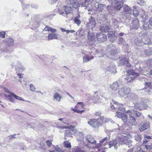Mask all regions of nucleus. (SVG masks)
Here are the masks:
<instances>
[{
  "label": "nucleus",
  "instance_id": "1",
  "mask_svg": "<svg viewBox=\"0 0 152 152\" xmlns=\"http://www.w3.org/2000/svg\"><path fill=\"white\" fill-rule=\"evenodd\" d=\"M89 0H85L84 1L82 2L80 4L77 1V0H66V3L69 5H71L72 7L75 9L77 8L80 6L81 7H84V9L88 11H90V8L89 3Z\"/></svg>",
  "mask_w": 152,
  "mask_h": 152
},
{
  "label": "nucleus",
  "instance_id": "2",
  "mask_svg": "<svg viewBox=\"0 0 152 152\" xmlns=\"http://www.w3.org/2000/svg\"><path fill=\"white\" fill-rule=\"evenodd\" d=\"M147 100L142 98H139L135 102H134V107L136 109L142 110L147 109L148 106L146 102Z\"/></svg>",
  "mask_w": 152,
  "mask_h": 152
},
{
  "label": "nucleus",
  "instance_id": "3",
  "mask_svg": "<svg viewBox=\"0 0 152 152\" xmlns=\"http://www.w3.org/2000/svg\"><path fill=\"white\" fill-rule=\"evenodd\" d=\"M104 118L101 117L97 119H91L88 121V123L94 128L98 127L101 125V123L103 122Z\"/></svg>",
  "mask_w": 152,
  "mask_h": 152
},
{
  "label": "nucleus",
  "instance_id": "4",
  "mask_svg": "<svg viewBox=\"0 0 152 152\" xmlns=\"http://www.w3.org/2000/svg\"><path fill=\"white\" fill-rule=\"evenodd\" d=\"M127 77L125 78L127 80V82H132L136 77L139 76V74L135 73L133 70H128L127 71Z\"/></svg>",
  "mask_w": 152,
  "mask_h": 152
},
{
  "label": "nucleus",
  "instance_id": "5",
  "mask_svg": "<svg viewBox=\"0 0 152 152\" xmlns=\"http://www.w3.org/2000/svg\"><path fill=\"white\" fill-rule=\"evenodd\" d=\"M72 10L70 6H65L59 10V14L62 16L67 17V15L72 13Z\"/></svg>",
  "mask_w": 152,
  "mask_h": 152
},
{
  "label": "nucleus",
  "instance_id": "6",
  "mask_svg": "<svg viewBox=\"0 0 152 152\" xmlns=\"http://www.w3.org/2000/svg\"><path fill=\"white\" fill-rule=\"evenodd\" d=\"M111 3V5L117 10H119L122 7L124 0H108Z\"/></svg>",
  "mask_w": 152,
  "mask_h": 152
},
{
  "label": "nucleus",
  "instance_id": "7",
  "mask_svg": "<svg viewBox=\"0 0 152 152\" xmlns=\"http://www.w3.org/2000/svg\"><path fill=\"white\" fill-rule=\"evenodd\" d=\"M94 100L96 102L99 103L103 100H107V99L105 97L103 96H101L100 97L98 96L97 92H95L93 96L91 99Z\"/></svg>",
  "mask_w": 152,
  "mask_h": 152
},
{
  "label": "nucleus",
  "instance_id": "8",
  "mask_svg": "<svg viewBox=\"0 0 152 152\" xmlns=\"http://www.w3.org/2000/svg\"><path fill=\"white\" fill-rule=\"evenodd\" d=\"M131 91V89L129 88H123L119 89L118 93L119 96L122 97L129 94Z\"/></svg>",
  "mask_w": 152,
  "mask_h": 152
},
{
  "label": "nucleus",
  "instance_id": "9",
  "mask_svg": "<svg viewBox=\"0 0 152 152\" xmlns=\"http://www.w3.org/2000/svg\"><path fill=\"white\" fill-rule=\"evenodd\" d=\"M120 142V141L116 139H114L112 141L108 142L107 145H108V147L110 148L113 146L114 148L116 150L118 148V147L119 146Z\"/></svg>",
  "mask_w": 152,
  "mask_h": 152
},
{
  "label": "nucleus",
  "instance_id": "10",
  "mask_svg": "<svg viewBox=\"0 0 152 152\" xmlns=\"http://www.w3.org/2000/svg\"><path fill=\"white\" fill-rule=\"evenodd\" d=\"M122 8L123 11L121 12V15L123 16L126 17L131 14L132 10L128 5L125 4L123 6Z\"/></svg>",
  "mask_w": 152,
  "mask_h": 152
},
{
  "label": "nucleus",
  "instance_id": "11",
  "mask_svg": "<svg viewBox=\"0 0 152 152\" xmlns=\"http://www.w3.org/2000/svg\"><path fill=\"white\" fill-rule=\"evenodd\" d=\"M127 96L125 98L126 100L131 102L136 101L139 97L134 93L131 92L127 94Z\"/></svg>",
  "mask_w": 152,
  "mask_h": 152
},
{
  "label": "nucleus",
  "instance_id": "12",
  "mask_svg": "<svg viewBox=\"0 0 152 152\" xmlns=\"http://www.w3.org/2000/svg\"><path fill=\"white\" fill-rule=\"evenodd\" d=\"M89 22L86 25L87 27L89 30L91 29L93 31V28H94L95 26V21L94 18L91 16L89 19Z\"/></svg>",
  "mask_w": 152,
  "mask_h": 152
},
{
  "label": "nucleus",
  "instance_id": "13",
  "mask_svg": "<svg viewBox=\"0 0 152 152\" xmlns=\"http://www.w3.org/2000/svg\"><path fill=\"white\" fill-rule=\"evenodd\" d=\"M11 65L12 67H14L15 69L18 71H23L25 69L19 61L13 62Z\"/></svg>",
  "mask_w": 152,
  "mask_h": 152
},
{
  "label": "nucleus",
  "instance_id": "14",
  "mask_svg": "<svg viewBox=\"0 0 152 152\" xmlns=\"http://www.w3.org/2000/svg\"><path fill=\"white\" fill-rule=\"evenodd\" d=\"M117 53V50L115 49H113L110 50L109 48V47H107L106 50V52L104 53V55L107 57L110 58L111 56H115Z\"/></svg>",
  "mask_w": 152,
  "mask_h": 152
},
{
  "label": "nucleus",
  "instance_id": "15",
  "mask_svg": "<svg viewBox=\"0 0 152 152\" xmlns=\"http://www.w3.org/2000/svg\"><path fill=\"white\" fill-rule=\"evenodd\" d=\"M96 37L99 42H103L107 39V36L101 32H100L96 35Z\"/></svg>",
  "mask_w": 152,
  "mask_h": 152
},
{
  "label": "nucleus",
  "instance_id": "16",
  "mask_svg": "<svg viewBox=\"0 0 152 152\" xmlns=\"http://www.w3.org/2000/svg\"><path fill=\"white\" fill-rule=\"evenodd\" d=\"M136 124V119L132 115L128 116V118L126 123L129 126L135 125Z\"/></svg>",
  "mask_w": 152,
  "mask_h": 152
},
{
  "label": "nucleus",
  "instance_id": "17",
  "mask_svg": "<svg viewBox=\"0 0 152 152\" xmlns=\"http://www.w3.org/2000/svg\"><path fill=\"white\" fill-rule=\"evenodd\" d=\"M119 66L125 65L127 66H130L131 65L129 63L128 60L126 57H123L118 62Z\"/></svg>",
  "mask_w": 152,
  "mask_h": 152
},
{
  "label": "nucleus",
  "instance_id": "18",
  "mask_svg": "<svg viewBox=\"0 0 152 152\" xmlns=\"http://www.w3.org/2000/svg\"><path fill=\"white\" fill-rule=\"evenodd\" d=\"M150 127L149 122H142L139 126V128L140 131H143Z\"/></svg>",
  "mask_w": 152,
  "mask_h": 152
},
{
  "label": "nucleus",
  "instance_id": "19",
  "mask_svg": "<svg viewBox=\"0 0 152 152\" xmlns=\"http://www.w3.org/2000/svg\"><path fill=\"white\" fill-rule=\"evenodd\" d=\"M148 33L144 34L142 36V41L144 43L149 44L151 43V40L148 36Z\"/></svg>",
  "mask_w": 152,
  "mask_h": 152
},
{
  "label": "nucleus",
  "instance_id": "20",
  "mask_svg": "<svg viewBox=\"0 0 152 152\" xmlns=\"http://www.w3.org/2000/svg\"><path fill=\"white\" fill-rule=\"evenodd\" d=\"M142 29L147 30L151 28V26L150 25L148 20L146 19L144 20L142 23Z\"/></svg>",
  "mask_w": 152,
  "mask_h": 152
},
{
  "label": "nucleus",
  "instance_id": "21",
  "mask_svg": "<svg viewBox=\"0 0 152 152\" xmlns=\"http://www.w3.org/2000/svg\"><path fill=\"white\" fill-rule=\"evenodd\" d=\"M97 6V10L98 11L102 12L103 11H105L109 10V6L107 7L106 5L102 4H98Z\"/></svg>",
  "mask_w": 152,
  "mask_h": 152
},
{
  "label": "nucleus",
  "instance_id": "22",
  "mask_svg": "<svg viewBox=\"0 0 152 152\" xmlns=\"http://www.w3.org/2000/svg\"><path fill=\"white\" fill-rule=\"evenodd\" d=\"M108 35L110 41L113 42L116 38L115 32L114 31H109L108 33Z\"/></svg>",
  "mask_w": 152,
  "mask_h": 152
},
{
  "label": "nucleus",
  "instance_id": "23",
  "mask_svg": "<svg viewBox=\"0 0 152 152\" xmlns=\"http://www.w3.org/2000/svg\"><path fill=\"white\" fill-rule=\"evenodd\" d=\"M139 26V20L137 18H136L132 23V28L135 29H137Z\"/></svg>",
  "mask_w": 152,
  "mask_h": 152
},
{
  "label": "nucleus",
  "instance_id": "24",
  "mask_svg": "<svg viewBox=\"0 0 152 152\" xmlns=\"http://www.w3.org/2000/svg\"><path fill=\"white\" fill-rule=\"evenodd\" d=\"M84 134L81 132H79L77 134L76 138L77 140L80 142L83 141L84 140Z\"/></svg>",
  "mask_w": 152,
  "mask_h": 152
},
{
  "label": "nucleus",
  "instance_id": "25",
  "mask_svg": "<svg viewBox=\"0 0 152 152\" xmlns=\"http://www.w3.org/2000/svg\"><path fill=\"white\" fill-rule=\"evenodd\" d=\"M94 58V56H90L88 55H85L83 57V62L84 63H87L91 60L93 59Z\"/></svg>",
  "mask_w": 152,
  "mask_h": 152
},
{
  "label": "nucleus",
  "instance_id": "26",
  "mask_svg": "<svg viewBox=\"0 0 152 152\" xmlns=\"http://www.w3.org/2000/svg\"><path fill=\"white\" fill-rule=\"evenodd\" d=\"M86 139L88 142L92 144L96 143V141L94 140L93 137L90 135H87L86 137Z\"/></svg>",
  "mask_w": 152,
  "mask_h": 152
},
{
  "label": "nucleus",
  "instance_id": "27",
  "mask_svg": "<svg viewBox=\"0 0 152 152\" xmlns=\"http://www.w3.org/2000/svg\"><path fill=\"white\" fill-rule=\"evenodd\" d=\"M110 30V28L106 25L102 26L100 28V30L103 32H108Z\"/></svg>",
  "mask_w": 152,
  "mask_h": 152
},
{
  "label": "nucleus",
  "instance_id": "28",
  "mask_svg": "<svg viewBox=\"0 0 152 152\" xmlns=\"http://www.w3.org/2000/svg\"><path fill=\"white\" fill-rule=\"evenodd\" d=\"M119 44H121L123 46L126 47V49H129L128 44L126 42L124 39L122 37H120L118 42Z\"/></svg>",
  "mask_w": 152,
  "mask_h": 152
},
{
  "label": "nucleus",
  "instance_id": "29",
  "mask_svg": "<svg viewBox=\"0 0 152 152\" xmlns=\"http://www.w3.org/2000/svg\"><path fill=\"white\" fill-rule=\"evenodd\" d=\"M53 97L58 102L60 101L62 97L61 95L57 92H55Z\"/></svg>",
  "mask_w": 152,
  "mask_h": 152
},
{
  "label": "nucleus",
  "instance_id": "30",
  "mask_svg": "<svg viewBox=\"0 0 152 152\" xmlns=\"http://www.w3.org/2000/svg\"><path fill=\"white\" fill-rule=\"evenodd\" d=\"M48 39V40L54 39H58V37L57 35L55 33H51L49 34Z\"/></svg>",
  "mask_w": 152,
  "mask_h": 152
},
{
  "label": "nucleus",
  "instance_id": "31",
  "mask_svg": "<svg viewBox=\"0 0 152 152\" xmlns=\"http://www.w3.org/2000/svg\"><path fill=\"white\" fill-rule=\"evenodd\" d=\"M110 87L114 91L116 90L119 87V85L117 82L113 83L110 86Z\"/></svg>",
  "mask_w": 152,
  "mask_h": 152
},
{
  "label": "nucleus",
  "instance_id": "32",
  "mask_svg": "<svg viewBox=\"0 0 152 152\" xmlns=\"http://www.w3.org/2000/svg\"><path fill=\"white\" fill-rule=\"evenodd\" d=\"M151 90L148 88L145 87L144 88L142 89L141 91H145L144 94L145 95H150L152 93Z\"/></svg>",
  "mask_w": 152,
  "mask_h": 152
},
{
  "label": "nucleus",
  "instance_id": "33",
  "mask_svg": "<svg viewBox=\"0 0 152 152\" xmlns=\"http://www.w3.org/2000/svg\"><path fill=\"white\" fill-rule=\"evenodd\" d=\"M80 14H78V15L75 17L74 19V21L75 23L77 24L78 26H79L81 22V20H80Z\"/></svg>",
  "mask_w": 152,
  "mask_h": 152
},
{
  "label": "nucleus",
  "instance_id": "34",
  "mask_svg": "<svg viewBox=\"0 0 152 152\" xmlns=\"http://www.w3.org/2000/svg\"><path fill=\"white\" fill-rule=\"evenodd\" d=\"M90 31L88 32V39L89 41L92 42H95V38L94 35L92 32H90Z\"/></svg>",
  "mask_w": 152,
  "mask_h": 152
},
{
  "label": "nucleus",
  "instance_id": "35",
  "mask_svg": "<svg viewBox=\"0 0 152 152\" xmlns=\"http://www.w3.org/2000/svg\"><path fill=\"white\" fill-rule=\"evenodd\" d=\"M7 44L9 47L13 45L14 40L12 38H9L7 39Z\"/></svg>",
  "mask_w": 152,
  "mask_h": 152
},
{
  "label": "nucleus",
  "instance_id": "36",
  "mask_svg": "<svg viewBox=\"0 0 152 152\" xmlns=\"http://www.w3.org/2000/svg\"><path fill=\"white\" fill-rule=\"evenodd\" d=\"M91 50H95V51L96 52V53L98 54L99 55V56H104V53L103 50H101L100 51L97 50L96 49H95L94 48H92L91 49Z\"/></svg>",
  "mask_w": 152,
  "mask_h": 152
},
{
  "label": "nucleus",
  "instance_id": "37",
  "mask_svg": "<svg viewBox=\"0 0 152 152\" xmlns=\"http://www.w3.org/2000/svg\"><path fill=\"white\" fill-rule=\"evenodd\" d=\"M128 118V117L127 115L125 113H123L121 118L124 122L126 124Z\"/></svg>",
  "mask_w": 152,
  "mask_h": 152
},
{
  "label": "nucleus",
  "instance_id": "38",
  "mask_svg": "<svg viewBox=\"0 0 152 152\" xmlns=\"http://www.w3.org/2000/svg\"><path fill=\"white\" fill-rule=\"evenodd\" d=\"M134 43L138 46H140L142 44V42L141 39L138 38H136L134 40Z\"/></svg>",
  "mask_w": 152,
  "mask_h": 152
},
{
  "label": "nucleus",
  "instance_id": "39",
  "mask_svg": "<svg viewBox=\"0 0 152 152\" xmlns=\"http://www.w3.org/2000/svg\"><path fill=\"white\" fill-rule=\"evenodd\" d=\"M132 111L133 112L132 115L136 117H139L142 115V113H141L136 111L134 110Z\"/></svg>",
  "mask_w": 152,
  "mask_h": 152
},
{
  "label": "nucleus",
  "instance_id": "40",
  "mask_svg": "<svg viewBox=\"0 0 152 152\" xmlns=\"http://www.w3.org/2000/svg\"><path fill=\"white\" fill-rule=\"evenodd\" d=\"M65 136L66 137H72V131L67 130L65 132Z\"/></svg>",
  "mask_w": 152,
  "mask_h": 152
},
{
  "label": "nucleus",
  "instance_id": "41",
  "mask_svg": "<svg viewBox=\"0 0 152 152\" xmlns=\"http://www.w3.org/2000/svg\"><path fill=\"white\" fill-rule=\"evenodd\" d=\"M86 151L85 150H81L80 148L77 147H75L72 151L73 152H86Z\"/></svg>",
  "mask_w": 152,
  "mask_h": 152
},
{
  "label": "nucleus",
  "instance_id": "42",
  "mask_svg": "<svg viewBox=\"0 0 152 152\" xmlns=\"http://www.w3.org/2000/svg\"><path fill=\"white\" fill-rule=\"evenodd\" d=\"M11 96H12L13 97V98L17 99L22 101H24L23 98L20 97V96H17L14 93H12V95Z\"/></svg>",
  "mask_w": 152,
  "mask_h": 152
},
{
  "label": "nucleus",
  "instance_id": "43",
  "mask_svg": "<svg viewBox=\"0 0 152 152\" xmlns=\"http://www.w3.org/2000/svg\"><path fill=\"white\" fill-rule=\"evenodd\" d=\"M84 106L85 105L83 102H78L76 106L75 107V108H78L80 107L82 108H84Z\"/></svg>",
  "mask_w": 152,
  "mask_h": 152
},
{
  "label": "nucleus",
  "instance_id": "44",
  "mask_svg": "<svg viewBox=\"0 0 152 152\" xmlns=\"http://www.w3.org/2000/svg\"><path fill=\"white\" fill-rule=\"evenodd\" d=\"M64 145L66 148H70L71 147L70 143L68 141H66L64 142Z\"/></svg>",
  "mask_w": 152,
  "mask_h": 152
},
{
  "label": "nucleus",
  "instance_id": "45",
  "mask_svg": "<svg viewBox=\"0 0 152 152\" xmlns=\"http://www.w3.org/2000/svg\"><path fill=\"white\" fill-rule=\"evenodd\" d=\"M145 54L147 56L151 55L152 53V51L149 49L145 50L144 51Z\"/></svg>",
  "mask_w": 152,
  "mask_h": 152
},
{
  "label": "nucleus",
  "instance_id": "46",
  "mask_svg": "<svg viewBox=\"0 0 152 152\" xmlns=\"http://www.w3.org/2000/svg\"><path fill=\"white\" fill-rule=\"evenodd\" d=\"M133 15L135 17L137 16L139 14L138 12L136 10L135 7H133Z\"/></svg>",
  "mask_w": 152,
  "mask_h": 152
},
{
  "label": "nucleus",
  "instance_id": "47",
  "mask_svg": "<svg viewBox=\"0 0 152 152\" xmlns=\"http://www.w3.org/2000/svg\"><path fill=\"white\" fill-rule=\"evenodd\" d=\"M39 147L43 151H45L46 149L45 146L43 142H40Z\"/></svg>",
  "mask_w": 152,
  "mask_h": 152
},
{
  "label": "nucleus",
  "instance_id": "48",
  "mask_svg": "<svg viewBox=\"0 0 152 152\" xmlns=\"http://www.w3.org/2000/svg\"><path fill=\"white\" fill-rule=\"evenodd\" d=\"M145 84V85L147 86V88L151 89V90H152V83L151 82H146Z\"/></svg>",
  "mask_w": 152,
  "mask_h": 152
},
{
  "label": "nucleus",
  "instance_id": "49",
  "mask_svg": "<svg viewBox=\"0 0 152 152\" xmlns=\"http://www.w3.org/2000/svg\"><path fill=\"white\" fill-rule=\"evenodd\" d=\"M123 113L119 112H116L115 117H116L117 118H121Z\"/></svg>",
  "mask_w": 152,
  "mask_h": 152
},
{
  "label": "nucleus",
  "instance_id": "50",
  "mask_svg": "<svg viewBox=\"0 0 152 152\" xmlns=\"http://www.w3.org/2000/svg\"><path fill=\"white\" fill-rule=\"evenodd\" d=\"M134 110H128L126 111H124L126 112V113L129 116V115H132V114L133 112V111H134Z\"/></svg>",
  "mask_w": 152,
  "mask_h": 152
},
{
  "label": "nucleus",
  "instance_id": "51",
  "mask_svg": "<svg viewBox=\"0 0 152 152\" xmlns=\"http://www.w3.org/2000/svg\"><path fill=\"white\" fill-rule=\"evenodd\" d=\"M145 147L147 150L150 151L152 149V144H150V145H145Z\"/></svg>",
  "mask_w": 152,
  "mask_h": 152
},
{
  "label": "nucleus",
  "instance_id": "52",
  "mask_svg": "<svg viewBox=\"0 0 152 152\" xmlns=\"http://www.w3.org/2000/svg\"><path fill=\"white\" fill-rule=\"evenodd\" d=\"M110 72L113 73H117V71L116 69L115 65H114L113 66L111 67V69Z\"/></svg>",
  "mask_w": 152,
  "mask_h": 152
},
{
  "label": "nucleus",
  "instance_id": "53",
  "mask_svg": "<svg viewBox=\"0 0 152 152\" xmlns=\"http://www.w3.org/2000/svg\"><path fill=\"white\" fill-rule=\"evenodd\" d=\"M135 140L136 141L140 142L141 140V135H137L135 137Z\"/></svg>",
  "mask_w": 152,
  "mask_h": 152
},
{
  "label": "nucleus",
  "instance_id": "54",
  "mask_svg": "<svg viewBox=\"0 0 152 152\" xmlns=\"http://www.w3.org/2000/svg\"><path fill=\"white\" fill-rule=\"evenodd\" d=\"M110 140L109 137H105L103 138L102 140L100 141V143H102L106 140L107 141H109Z\"/></svg>",
  "mask_w": 152,
  "mask_h": 152
},
{
  "label": "nucleus",
  "instance_id": "55",
  "mask_svg": "<svg viewBox=\"0 0 152 152\" xmlns=\"http://www.w3.org/2000/svg\"><path fill=\"white\" fill-rule=\"evenodd\" d=\"M30 90L31 91H34L36 89L35 86L32 84L30 85Z\"/></svg>",
  "mask_w": 152,
  "mask_h": 152
},
{
  "label": "nucleus",
  "instance_id": "56",
  "mask_svg": "<svg viewBox=\"0 0 152 152\" xmlns=\"http://www.w3.org/2000/svg\"><path fill=\"white\" fill-rule=\"evenodd\" d=\"M8 99L10 101L12 102H15V100L12 98V97L13 98V97L11 96V95H10L8 96Z\"/></svg>",
  "mask_w": 152,
  "mask_h": 152
},
{
  "label": "nucleus",
  "instance_id": "57",
  "mask_svg": "<svg viewBox=\"0 0 152 152\" xmlns=\"http://www.w3.org/2000/svg\"><path fill=\"white\" fill-rule=\"evenodd\" d=\"M118 110H119L122 112H124V111H125V109L124 107L123 106H121L118 107Z\"/></svg>",
  "mask_w": 152,
  "mask_h": 152
},
{
  "label": "nucleus",
  "instance_id": "58",
  "mask_svg": "<svg viewBox=\"0 0 152 152\" xmlns=\"http://www.w3.org/2000/svg\"><path fill=\"white\" fill-rule=\"evenodd\" d=\"M4 90L6 92L9 93L10 95H11V96L12 95V93H13V92H12L11 91H9V90H8V89H7L6 88H4Z\"/></svg>",
  "mask_w": 152,
  "mask_h": 152
},
{
  "label": "nucleus",
  "instance_id": "59",
  "mask_svg": "<svg viewBox=\"0 0 152 152\" xmlns=\"http://www.w3.org/2000/svg\"><path fill=\"white\" fill-rule=\"evenodd\" d=\"M55 151H56V152H64L63 151L61 150L60 148L58 147L55 148Z\"/></svg>",
  "mask_w": 152,
  "mask_h": 152
},
{
  "label": "nucleus",
  "instance_id": "60",
  "mask_svg": "<svg viewBox=\"0 0 152 152\" xmlns=\"http://www.w3.org/2000/svg\"><path fill=\"white\" fill-rule=\"evenodd\" d=\"M5 35V32L4 31H1L0 32V36L1 37L4 38Z\"/></svg>",
  "mask_w": 152,
  "mask_h": 152
},
{
  "label": "nucleus",
  "instance_id": "61",
  "mask_svg": "<svg viewBox=\"0 0 152 152\" xmlns=\"http://www.w3.org/2000/svg\"><path fill=\"white\" fill-rule=\"evenodd\" d=\"M46 142L49 147H50L52 145V142L51 140H47L46 141Z\"/></svg>",
  "mask_w": 152,
  "mask_h": 152
},
{
  "label": "nucleus",
  "instance_id": "62",
  "mask_svg": "<svg viewBox=\"0 0 152 152\" xmlns=\"http://www.w3.org/2000/svg\"><path fill=\"white\" fill-rule=\"evenodd\" d=\"M49 31L52 32H55L57 30L55 28H52V27H50Z\"/></svg>",
  "mask_w": 152,
  "mask_h": 152
},
{
  "label": "nucleus",
  "instance_id": "63",
  "mask_svg": "<svg viewBox=\"0 0 152 152\" xmlns=\"http://www.w3.org/2000/svg\"><path fill=\"white\" fill-rule=\"evenodd\" d=\"M101 113L100 112H96L95 113V115H96V116H101V117H102V116H101Z\"/></svg>",
  "mask_w": 152,
  "mask_h": 152
},
{
  "label": "nucleus",
  "instance_id": "64",
  "mask_svg": "<svg viewBox=\"0 0 152 152\" xmlns=\"http://www.w3.org/2000/svg\"><path fill=\"white\" fill-rule=\"evenodd\" d=\"M58 0H49V3L50 4H52L56 2Z\"/></svg>",
  "mask_w": 152,
  "mask_h": 152
}]
</instances>
